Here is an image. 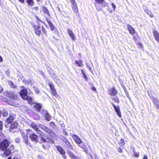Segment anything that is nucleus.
I'll use <instances>...</instances> for the list:
<instances>
[{
  "label": "nucleus",
  "instance_id": "f257e3e1",
  "mask_svg": "<svg viewBox=\"0 0 159 159\" xmlns=\"http://www.w3.org/2000/svg\"><path fill=\"white\" fill-rule=\"evenodd\" d=\"M72 138L75 142L78 144V146L84 150L85 152H87V150L85 149V146L84 144H81L82 141L81 139L77 136L75 134H74L72 136Z\"/></svg>",
  "mask_w": 159,
  "mask_h": 159
},
{
  "label": "nucleus",
  "instance_id": "f03ea898",
  "mask_svg": "<svg viewBox=\"0 0 159 159\" xmlns=\"http://www.w3.org/2000/svg\"><path fill=\"white\" fill-rule=\"evenodd\" d=\"M39 126L40 128L46 132L49 136L51 137L54 136V134L53 131L45 125L42 124H39Z\"/></svg>",
  "mask_w": 159,
  "mask_h": 159
},
{
  "label": "nucleus",
  "instance_id": "7ed1b4c3",
  "mask_svg": "<svg viewBox=\"0 0 159 159\" xmlns=\"http://www.w3.org/2000/svg\"><path fill=\"white\" fill-rule=\"evenodd\" d=\"M9 145V142L7 139H4L0 143V149L3 151L7 148Z\"/></svg>",
  "mask_w": 159,
  "mask_h": 159
},
{
  "label": "nucleus",
  "instance_id": "20e7f679",
  "mask_svg": "<svg viewBox=\"0 0 159 159\" xmlns=\"http://www.w3.org/2000/svg\"><path fill=\"white\" fill-rule=\"evenodd\" d=\"M32 131L30 129H28L25 132H22L21 134L24 139V142L26 144H28V135L30 134Z\"/></svg>",
  "mask_w": 159,
  "mask_h": 159
},
{
  "label": "nucleus",
  "instance_id": "39448f33",
  "mask_svg": "<svg viewBox=\"0 0 159 159\" xmlns=\"http://www.w3.org/2000/svg\"><path fill=\"white\" fill-rule=\"evenodd\" d=\"M14 146L11 145L9 147V148H7L3 151H4V154L6 156H9L11 153L14 152Z\"/></svg>",
  "mask_w": 159,
  "mask_h": 159
},
{
  "label": "nucleus",
  "instance_id": "423d86ee",
  "mask_svg": "<svg viewBox=\"0 0 159 159\" xmlns=\"http://www.w3.org/2000/svg\"><path fill=\"white\" fill-rule=\"evenodd\" d=\"M4 94L11 99H15L16 98V93L14 92L7 91L4 93Z\"/></svg>",
  "mask_w": 159,
  "mask_h": 159
},
{
  "label": "nucleus",
  "instance_id": "0eeeda50",
  "mask_svg": "<svg viewBox=\"0 0 159 159\" xmlns=\"http://www.w3.org/2000/svg\"><path fill=\"white\" fill-rule=\"evenodd\" d=\"M27 90L26 89H22L19 92V93L22 98L23 99H25L27 98Z\"/></svg>",
  "mask_w": 159,
  "mask_h": 159
},
{
  "label": "nucleus",
  "instance_id": "6e6552de",
  "mask_svg": "<svg viewBox=\"0 0 159 159\" xmlns=\"http://www.w3.org/2000/svg\"><path fill=\"white\" fill-rule=\"evenodd\" d=\"M33 28L34 30L35 33L38 36H39L41 32L42 27L39 26L34 25Z\"/></svg>",
  "mask_w": 159,
  "mask_h": 159
},
{
  "label": "nucleus",
  "instance_id": "1a4fd4ad",
  "mask_svg": "<svg viewBox=\"0 0 159 159\" xmlns=\"http://www.w3.org/2000/svg\"><path fill=\"white\" fill-rule=\"evenodd\" d=\"M40 134V138L42 142L44 143H47V137L48 136L46 135L43 132V133L39 134Z\"/></svg>",
  "mask_w": 159,
  "mask_h": 159
},
{
  "label": "nucleus",
  "instance_id": "9d476101",
  "mask_svg": "<svg viewBox=\"0 0 159 159\" xmlns=\"http://www.w3.org/2000/svg\"><path fill=\"white\" fill-rule=\"evenodd\" d=\"M42 114L43 116H44L45 119L48 121H49L51 120V116L48 112L46 111H43L42 112Z\"/></svg>",
  "mask_w": 159,
  "mask_h": 159
},
{
  "label": "nucleus",
  "instance_id": "9b49d317",
  "mask_svg": "<svg viewBox=\"0 0 159 159\" xmlns=\"http://www.w3.org/2000/svg\"><path fill=\"white\" fill-rule=\"evenodd\" d=\"M31 127L34 129L37 133L40 134L43 133V132L39 129L38 126L34 123H32L31 124Z\"/></svg>",
  "mask_w": 159,
  "mask_h": 159
},
{
  "label": "nucleus",
  "instance_id": "f8f14e48",
  "mask_svg": "<svg viewBox=\"0 0 159 159\" xmlns=\"http://www.w3.org/2000/svg\"><path fill=\"white\" fill-rule=\"evenodd\" d=\"M111 104L113 106V107L116 112L118 115L120 117H121V113L120 111L119 106H116L113 103H111Z\"/></svg>",
  "mask_w": 159,
  "mask_h": 159
},
{
  "label": "nucleus",
  "instance_id": "ddd939ff",
  "mask_svg": "<svg viewBox=\"0 0 159 159\" xmlns=\"http://www.w3.org/2000/svg\"><path fill=\"white\" fill-rule=\"evenodd\" d=\"M30 139L33 141H37V138L38 137L37 135L32 131L31 133H30Z\"/></svg>",
  "mask_w": 159,
  "mask_h": 159
},
{
  "label": "nucleus",
  "instance_id": "4468645a",
  "mask_svg": "<svg viewBox=\"0 0 159 159\" xmlns=\"http://www.w3.org/2000/svg\"><path fill=\"white\" fill-rule=\"evenodd\" d=\"M67 153L70 157L72 159H79V157H77L70 150L67 151Z\"/></svg>",
  "mask_w": 159,
  "mask_h": 159
},
{
  "label": "nucleus",
  "instance_id": "2eb2a0df",
  "mask_svg": "<svg viewBox=\"0 0 159 159\" xmlns=\"http://www.w3.org/2000/svg\"><path fill=\"white\" fill-rule=\"evenodd\" d=\"M18 124L15 122H13L10 125L9 131L11 132H14L12 130L16 129L17 126Z\"/></svg>",
  "mask_w": 159,
  "mask_h": 159
},
{
  "label": "nucleus",
  "instance_id": "dca6fc26",
  "mask_svg": "<svg viewBox=\"0 0 159 159\" xmlns=\"http://www.w3.org/2000/svg\"><path fill=\"white\" fill-rule=\"evenodd\" d=\"M153 102L156 108L159 109V101L158 99L154 97H152Z\"/></svg>",
  "mask_w": 159,
  "mask_h": 159
},
{
  "label": "nucleus",
  "instance_id": "f3484780",
  "mask_svg": "<svg viewBox=\"0 0 159 159\" xmlns=\"http://www.w3.org/2000/svg\"><path fill=\"white\" fill-rule=\"evenodd\" d=\"M56 148L59 153L62 155L64 156L65 154V152L63 149L60 146H56Z\"/></svg>",
  "mask_w": 159,
  "mask_h": 159
},
{
  "label": "nucleus",
  "instance_id": "a211bd4d",
  "mask_svg": "<svg viewBox=\"0 0 159 159\" xmlns=\"http://www.w3.org/2000/svg\"><path fill=\"white\" fill-rule=\"evenodd\" d=\"M109 94L111 96H115L117 93V91L115 88L113 87L110 89L109 91Z\"/></svg>",
  "mask_w": 159,
  "mask_h": 159
},
{
  "label": "nucleus",
  "instance_id": "6ab92c4d",
  "mask_svg": "<svg viewBox=\"0 0 159 159\" xmlns=\"http://www.w3.org/2000/svg\"><path fill=\"white\" fill-rule=\"evenodd\" d=\"M72 5V8L73 11L77 14L78 12V8L77 7L76 3L75 2H74L71 3Z\"/></svg>",
  "mask_w": 159,
  "mask_h": 159
},
{
  "label": "nucleus",
  "instance_id": "aec40b11",
  "mask_svg": "<svg viewBox=\"0 0 159 159\" xmlns=\"http://www.w3.org/2000/svg\"><path fill=\"white\" fill-rule=\"evenodd\" d=\"M67 31L68 34L71 37L72 39L73 40H75L76 39V38L71 30L70 29H68Z\"/></svg>",
  "mask_w": 159,
  "mask_h": 159
},
{
  "label": "nucleus",
  "instance_id": "412c9836",
  "mask_svg": "<svg viewBox=\"0 0 159 159\" xmlns=\"http://www.w3.org/2000/svg\"><path fill=\"white\" fill-rule=\"evenodd\" d=\"M154 36L155 39L159 43V34L158 32L155 30H154L153 31Z\"/></svg>",
  "mask_w": 159,
  "mask_h": 159
},
{
  "label": "nucleus",
  "instance_id": "4be33fe9",
  "mask_svg": "<svg viewBox=\"0 0 159 159\" xmlns=\"http://www.w3.org/2000/svg\"><path fill=\"white\" fill-rule=\"evenodd\" d=\"M65 143V146L66 148L72 150H73V147L68 141H66Z\"/></svg>",
  "mask_w": 159,
  "mask_h": 159
},
{
  "label": "nucleus",
  "instance_id": "5701e85b",
  "mask_svg": "<svg viewBox=\"0 0 159 159\" xmlns=\"http://www.w3.org/2000/svg\"><path fill=\"white\" fill-rule=\"evenodd\" d=\"M127 28L131 34L133 35L134 34L135 30L131 26L128 25H127Z\"/></svg>",
  "mask_w": 159,
  "mask_h": 159
},
{
  "label": "nucleus",
  "instance_id": "b1692460",
  "mask_svg": "<svg viewBox=\"0 0 159 159\" xmlns=\"http://www.w3.org/2000/svg\"><path fill=\"white\" fill-rule=\"evenodd\" d=\"M27 98L25 100H27L28 102L30 104H32L33 102V99L32 97L30 96H28L27 95L26 96Z\"/></svg>",
  "mask_w": 159,
  "mask_h": 159
},
{
  "label": "nucleus",
  "instance_id": "393cba45",
  "mask_svg": "<svg viewBox=\"0 0 159 159\" xmlns=\"http://www.w3.org/2000/svg\"><path fill=\"white\" fill-rule=\"evenodd\" d=\"M14 118L12 116H10L7 119L6 121L8 123H11L14 120Z\"/></svg>",
  "mask_w": 159,
  "mask_h": 159
},
{
  "label": "nucleus",
  "instance_id": "a878e982",
  "mask_svg": "<svg viewBox=\"0 0 159 159\" xmlns=\"http://www.w3.org/2000/svg\"><path fill=\"white\" fill-rule=\"evenodd\" d=\"M34 106L38 111H40L41 106L40 104L35 103L34 105Z\"/></svg>",
  "mask_w": 159,
  "mask_h": 159
},
{
  "label": "nucleus",
  "instance_id": "bb28decb",
  "mask_svg": "<svg viewBox=\"0 0 159 159\" xmlns=\"http://www.w3.org/2000/svg\"><path fill=\"white\" fill-rule=\"evenodd\" d=\"M47 21L50 27L51 30H54V26L50 20L47 19Z\"/></svg>",
  "mask_w": 159,
  "mask_h": 159
},
{
  "label": "nucleus",
  "instance_id": "cd10ccee",
  "mask_svg": "<svg viewBox=\"0 0 159 159\" xmlns=\"http://www.w3.org/2000/svg\"><path fill=\"white\" fill-rule=\"evenodd\" d=\"M26 2L29 6L31 7L33 6L34 5V2L33 0H26Z\"/></svg>",
  "mask_w": 159,
  "mask_h": 159
},
{
  "label": "nucleus",
  "instance_id": "c85d7f7f",
  "mask_svg": "<svg viewBox=\"0 0 159 159\" xmlns=\"http://www.w3.org/2000/svg\"><path fill=\"white\" fill-rule=\"evenodd\" d=\"M8 82L10 86L12 88H15L16 87V85L11 80H8Z\"/></svg>",
  "mask_w": 159,
  "mask_h": 159
},
{
  "label": "nucleus",
  "instance_id": "c756f323",
  "mask_svg": "<svg viewBox=\"0 0 159 159\" xmlns=\"http://www.w3.org/2000/svg\"><path fill=\"white\" fill-rule=\"evenodd\" d=\"M75 63L76 65H77L80 67L82 66L83 65L82 61L81 60H80L79 61H75Z\"/></svg>",
  "mask_w": 159,
  "mask_h": 159
},
{
  "label": "nucleus",
  "instance_id": "7c9ffc66",
  "mask_svg": "<svg viewBox=\"0 0 159 159\" xmlns=\"http://www.w3.org/2000/svg\"><path fill=\"white\" fill-rule=\"evenodd\" d=\"M47 143L52 144L54 143V141L50 137H47Z\"/></svg>",
  "mask_w": 159,
  "mask_h": 159
},
{
  "label": "nucleus",
  "instance_id": "2f4dec72",
  "mask_svg": "<svg viewBox=\"0 0 159 159\" xmlns=\"http://www.w3.org/2000/svg\"><path fill=\"white\" fill-rule=\"evenodd\" d=\"M2 113L3 116H7L8 114L7 111L6 110H4L2 111Z\"/></svg>",
  "mask_w": 159,
  "mask_h": 159
},
{
  "label": "nucleus",
  "instance_id": "473e14b6",
  "mask_svg": "<svg viewBox=\"0 0 159 159\" xmlns=\"http://www.w3.org/2000/svg\"><path fill=\"white\" fill-rule=\"evenodd\" d=\"M48 85L52 90H53L54 89H55L54 87V86L53 85V84L52 83L49 82L48 83Z\"/></svg>",
  "mask_w": 159,
  "mask_h": 159
},
{
  "label": "nucleus",
  "instance_id": "72a5a7b5",
  "mask_svg": "<svg viewBox=\"0 0 159 159\" xmlns=\"http://www.w3.org/2000/svg\"><path fill=\"white\" fill-rule=\"evenodd\" d=\"M81 72L83 75L84 78L86 80H87L88 78H87L86 75L85 74V73L84 71V70L83 69H81Z\"/></svg>",
  "mask_w": 159,
  "mask_h": 159
},
{
  "label": "nucleus",
  "instance_id": "f704fd0d",
  "mask_svg": "<svg viewBox=\"0 0 159 159\" xmlns=\"http://www.w3.org/2000/svg\"><path fill=\"white\" fill-rule=\"evenodd\" d=\"M113 99L114 100V101L117 102V103H118L119 102V100L118 98L116 97H115L113 98Z\"/></svg>",
  "mask_w": 159,
  "mask_h": 159
},
{
  "label": "nucleus",
  "instance_id": "c9c22d12",
  "mask_svg": "<svg viewBox=\"0 0 159 159\" xmlns=\"http://www.w3.org/2000/svg\"><path fill=\"white\" fill-rule=\"evenodd\" d=\"M51 91L52 92V94L54 96H56L57 93V92L55 89H54L53 90H51Z\"/></svg>",
  "mask_w": 159,
  "mask_h": 159
},
{
  "label": "nucleus",
  "instance_id": "e433bc0d",
  "mask_svg": "<svg viewBox=\"0 0 159 159\" xmlns=\"http://www.w3.org/2000/svg\"><path fill=\"white\" fill-rule=\"evenodd\" d=\"M3 126V124L2 122L0 121V131H1L2 130Z\"/></svg>",
  "mask_w": 159,
  "mask_h": 159
},
{
  "label": "nucleus",
  "instance_id": "4c0bfd02",
  "mask_svg": "<svg viewBox=\"0 0 159 159\" xmlns=\"http://www.w3.org/2000/svg\"><path fill=\"white\" fill-rule=\"evenodd\" d=\"M61 140L64 143L68 141L66 138L64 137H62Z\"/></svg>",
  "mask_w": 159,
  "mask_h": 159
},
{
  "label": "nucleus",
  "instance_id": "58836bf2",
  "mask_svg": "<svg viewBox=\"0 0 159 159\" xmlns=\"http://www.w3.org/2000/svg\"><path fill=\"white\" fill-rule=\"evenodd\" d=\"M96 2L99 4H101L103 2V0H95Z\"/></svg>",
  "mask_w": 159,
  "mask_h": 159
},
{
  "label": "nucleus",
  "instance_id": "ea45409f",
  "mask_svg": "<svg viewBox=\"0 0 159 159\" xmlns=\"http://www.w3.org/2000/svg\"><path fill=\"white\" fill-rule=\"evenodd\" d=\"M42 30L44 34H46V31L45 29L44 28L43 26H42Z\"/></svg>",
  "mask_w": 159,
  "mask_h": 159
},
{
  "label": "nucleus",
  "instance_id": "a19ab883",
  "mask_svg": "<svg viewBox=\"0 0 159 159\" xmlns=\"http://www.w3.org/2000/svg\"><path fill=\"white\" fill-rule=\"evenodd\" d=\"M133 152L134 153V156L136 157H138L139 156V152H135L134 150H133Z\"/></svg>",
  "mask_w": 159,
  "mask_h": 159
},
{
  "label": "nucleus",
  "instance_id": "79ce46f5",
  "mask_svg": "<svg viewBox=\"0 0 159 159\" xmlns=\"http://www.w3.org/2000/svg\"><path fill=\"white\" fill-rule=\"evenodd\" d=\"M111 4L114 10H115L116 8V6L113 3H112Z\"/></svg>",
  "mask_w": 159,
  "mask_h": 159
},
{
  "label": "nucleus",
  "instance_id": "37998d69",
  "mask_svg": "<svg viewBox=\"0 0 159 159\" xmlns=\"http://www.w3.org/2000/svg\"><path fill=\"white\" fill-rule=\"evenodd\" d=\"M94 156L95 159H99L98 156L95 153L94 154Z\"/></svg>",
  "mask_w": 159,
  "mask_h": 159
},
{
  "label": "nucleus",
  "instance_id": "c03bdc74",
  "mask_svg": "<svg viewBox=\"0 0 159 159\" xmlns=\"http://www.w3.org/2000/svg\"><path fill=\"white\" fill-rule=\"evenodd\" d=\"M145 11L147 12V13L149 15L150 13L151 12L149 10L147 9Z\"/></svg>",
  "mask_w": 159,
  "mask_h": 159
},
{
  "label": "nucleus",
  "instance_id": "a18cd8bd",
  "mask_svg": "<svg viewBox=\"0 0 159 159\" xmlns=\"http://www.w3.org/2000/svg\"><path fill=\"white\" fill-rule=\"evenodd\" d=\"M15 141L17 143H19L20 142V139L18 138H16L15 139Z\"/></svg>",
  "mask_w": 159,
  "mask_h": 159
},
{
  "label": "nucleus",
  "instance_id": "49530a36",
  "mask_svg": "<svg viewBox=\"0 0 159 159\" xmlns=\"http://www.w3.org/2000/svg\"><path fill=\"white\" fill-rule=\"evenodd\" d=\"M92 89L93 91H96V88L94 87H92Z\"/></svg>",
  "mask_w": 159,
  "mask_h": 159
},
{
  "label": "nucleus",
  "instance_id": "de8ad7c7",
  "mask_svg": "<svg viewBox=\"0 0 159 159\" xmlns=\"http://www.w3.org/2000/svg\"><path fill=\"white\" fill-rule=\"evenodd\" d=\"M148 15L151 17H152L154 16L153 15V14H152L151 12L150 13V14Z\"/></svg>",
  "mask_w": 159,
  "mask_h": 159
},
{
  "label": "nucleus",
  "instance_id": "09e8293b",
  "mask_svg": "<svg viewBox=\"0 0 159 159\" xmlns=\"http://www.w3.org/2000/svg\"><path fill=\"white\" fill-rule=\"evenodd\" d=\"M148 15L151 17H152L154 16L153 15V14H152L151 12L150 13V14Z\"/></svg>",
  "mask_w": 159,
  "mask_h": 159
},
{
  "label": "nucleus",
  "instance_id": "8fccbe9b",
  "mask_svg": "<svg viewBox=\"0 0 159 159\" xmlns=\"http://www.w3.org/2000/svg\"><path fill=\"white\" fill-rule=\"evenodd\" d=\"M143 159H148V158L146 155H144Z\"/></svg>",
  "mask_w": 159,
  "mask_h": 159
},
{
  "label": "nucleus",
  "instance_id": "3c124183",
  "mask_svg": "<svg viewBox=\"0 0 159 159\" xmlns=\"http://www.w3.org/2000/svg\"><path fill=\"white\" fill-rule=\"evenodd\" d=\"M18 0L22 3H24L25 0Z\"/></svg>",
  "mask_w": 159,
  "mask_h": 159
},
{
  "label": "nucleus",
  "instance_id": "603ef678",
  "mask_svg": "<svg viewBox=\"0 0 159 159\" xmlns=\"http://www.w3.org/2000/svg\"><path fill=\"white\" fill-rule=\"evenodd\" d=\"M39 73L42 75H43V71H39Z\"/></svg>",
  "mask_w": 159,
  "mask_h": 159
},
{
  "label": "nucleus",
  "instance_id": "864d4df0",
  "mask_svg": "<svg viewBox=\"0 0 159 159\" xmlns=\"http://www.w3.org/2000/svg\"><path fill=\"white\" fill-rule=\"evenodd\" d=\"M3 90V88H2L0 86V93H1L2 90Z\"/></svg>",
  "mask_w": 159,
  "mask_h": 159
},
{
  "label": "nucleus",
  "instance_id": "5fc2aeb1",
  "mask_svg": "<svg viewBox=\"0 0 159 159\" xmlns=\"http://www.w3.org/2000/svg\"><path fill=\"white\" fill-rule=\"evenodd\" d=\"M2 58L1 56H0V62H2Z\"/></svg>",
  "mask_w": 159,
  "mask_h": 159
},
{
  "label": "nucleus",
  "instance_id": "6e6d98bb",
  "mask_svg": "<svg viewBox=\"0 0 159 159\" xmlns=\"http://www.w3.org/2000/svg\"><path fill=\"white\" fill-rule=\"evenodd\" d=\"M70 1L71 3H73L74 2H75V0H70Z\"/></svg>",
  "mask_w": 159,
  "mask_h": 159
},
{
  "label": "nucleus",
  "instance_id": "4d7b16f0",
  "mask_svg": "<svg viewBox=\"0 0 159 159\" xmlns=\"http://www.w3.org/2000/svg\"><path fill=\"white\" fill-rule=\"evenodd\" d=\"M64 134L65 135H67L68 134H67V133L66 132V131H65L64 132Z\"/></svg>",
  "mask_w": 159,
  "mask_h": 159
},
{
  "label": "nucleus",
  "instance_id": "13d9d810",
  "mask_svg": "<svg viewBox=\"0 0 159 159\" xmlns=\"http://www.w3.org/2000/svg\"><path fill=\"white\" fill-rule=\"evenodd\" d=\"M120 141H121V143H123L124 142V141L123 139H121L120 140Z\"/></svg>",
  "mask_w": 159,
  "mask_h": 159
},
{
  "label": "nucleus",
  "instance_id": "bf43d9fd",
  "mask_svg": "<svg viewBox=\"0 0 159 159\" xmlns=\"http://www.w3.org/2000/svg\"><path fill=\"white\" fill-rule=\"evenodd\" d=\"M118 151L120 152H122V150L120 148H119V149Z\"/></svg>",
  "mask_w": 159,
  "mask_h": 159
},
{
  "label": "nucleus",
  "instance_id": "052dcab7",
  "mask_svg": "<svg viewBox=\"0 0 159 159\" xmlns=\"http://www.w3.org/2000/svg\"><path fill=\"white\" fill-rule=\"evenodd\" d=\"M127 94V97L129 98V99L130 100V98H129V94Z\"/></svg>",
  "mask_w": 159,
  "mask_h": 159
},
{
  "label": "nucleus",
  "instance_id": "680f3d73",
  "mask_svg": "<svg viewBox=\"0 0 159 159\" xmlns=\"http://www.w3.org/2000/svg\"><path fill=\"white\" fill-rule=\"evenodd\" d=\"M90 157H91V159H93V157L92 156V155L91 154H90Z\"/></svg>",
  "mask_w": 159,
  "mask_h": 159
},
{
  "label": "nucleus",
  "instance_id": "e2e57ef3",
  "mask_svg": "<svg viewBox=\"0 0 159 159\" xmlns=\"http://www.w3.org/2000/svg\"><path fill=\"white\" fill-rule=\"evenodd\" d=\"M63 158L65 159H66V156H63Z\"/></svg>",
  "mask_w": 159,
  "mask_h": 159
},
{
  "label": "nucleus",
  "instance_id": "0e129e2a",
  "mask_svg": "<svg viewBox=\"0 0 159 159\" xmlns=\"http://www.w3.org/2000/svg\"><path fill=\"white\" fill-rule=\"evenodd\" d=\"M36 93H39V90H37V91H36Z\"/></svg>",
  "mask_w": 159,
  "mask_h": 159
},
{
  "label": "nucleus",
  "instance_id": "69168bd1",
  "mask_svg": "<svg viewBox=\"0 0 159 159\" xmlns=\"http://www.w3.org/2000/svg\"><path fill=\"white\" fill-rule=\"evenodd\" d=\"M34 8L35 9H38V7H34Z\"/></svg>",
  "mask_w": 159,
  "mask_h": 159
},
{
  "label": "nucleus",
  "instance_id": "338daca9",
  "mask_svg": "<svg viewBox=\"0 0 159 159\" xmlns=\"http://www.w3.org/2000/svg\"><path fill=\"white\" fill-rule=\"evenodd\" d=\"M89 68V70H90V71H92V72L93 71H92V69H91V68Z\"/></svg>",
  "mask_w": 159,
  "mask_h": 159
},
{
  "label": "nucleus",
  "instance_id": "774afa93",
  "mask_svg": "<svg viewBox=\"0 0 159 159\" xmlns=\"http://www.w3.org/2000/svg\"><path fill=\"white\" fill-rule=\"evenodd\" d=\"M7 159H11V157H9L7 158Z\"/></svg>",
  "mask_w": 159,
  "mask_h": 159
}]
</instances>
